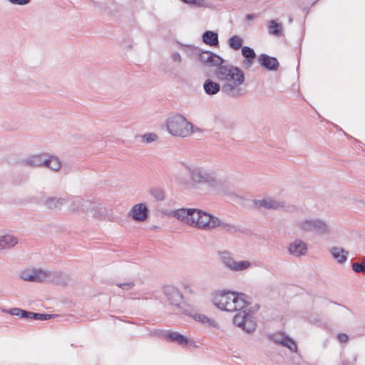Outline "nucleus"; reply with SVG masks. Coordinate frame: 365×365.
Wrapping results in <instances>:
<instances>
[{"instance_id":"obj_46","label":"nucleus","mask_w":365,"mask_h":365,"mask_svg":"<svg viewBox=\"0 0 365 365\" xmlns=\"http://www.w3.org/2000/svg\"><path fill=\"white\" fill-rule=\"evenodd\" d=\"M323 230H319V229H317V231H322Z\"/></svg>"},{"instance_id":"obj_16","label":"nucleus","mask_w":365,"mask_h":365,"mask_svg":"<svg viewBox=\"0 0 365 365\" xmlns=\"http://www.w3.org/2000/svg\"><path fill=\"white\" fill-rule=\"evenodd\" d=\"M200 61L209 66L218 68L223 65L224 60L218 55L210 51H202L199 53Z\"/></svg>"},{"instance_id":"obj_38","label":"nucleus","mask_w":365,"mask_h":365,"mask_svg":"<svg viewBox=\"0 0 365 365\" xmlns=\"http://www.w3.org/2000/svg\"><path fill=\"white\" fill-rule=\"evenodd\" d=\"M116 286L121 288L123 290L129 291L134 287L135 283L133 282L118 283Z\"/></svg>"},{"instance_id":"obj_20","label":"nucleus","mask_w":365,"mask_h":365,"mask_svg":"<svg viewBox=\"0 0 365 365\" xmlns=\"http://www.w3.org/2000/svg\"><path fill=\"white\" fill-rule=\"evenodd\" d=\"M258 61L260 65L267 70L277 71L278 69L279 62L274 57L263 53L259 56Z\"/></svg>"},{"instance_id":"obj_35","label":"nucleus","mask_w":365,"mask_h":365,"mask_svg":"<svg viewBox=\"0 0 365 365\" xmlns=\"http://www.w3.org/2000/svg\"><path fill=\"white\" fill-rule=\"evenodd\" d=\"M287 336L284 335L282 333L274 334L270 336V339L274 341L276 344L282 345Z\"/></svg>"},{"instance_id":"obj_19","label":"nucleus","mask_w":365,"mask_h":365,"mask_svg":"<svg viewBox=\"0 0 365 365\" xmlns=\"http://www.w3.org/2000/svg\"><path fill=\"white\" fill-rule=\"evenodd\" d=\"M288 250L289 254L292 255L300 257L306 254L307 251V246L302 240L297 239L290 243Z\"/></svg>"},{"instance_id":"obj_45","label":"nucleus","mask_w":365,"mask_h":365,"mask_svg":"<svg viewBox=\"0 0 365 365\" xmlns=\"http://www.w3.org/2000/svg\"><path fill=\"white\" fill-rule=\"evenodd\" d=\"M342 365H349V364L347 362L343 361Z\"/></svg>"},{"instance_id":"obj_18","label":"nucleus","mask_w":365,"mask_h":365,"mask_svg":"<svg viewBox=\"0 0 365 365\" xmlns=\"http://www.w3.org/2000/svg\"><path fill=\"white\" fill-rule=\"evenodd\" d=\"M46 163V154L30 155L21 160L23 165L31 168L44 167Z\"/></svg>"},{"instance_id":"obj_44","label":"nucleus","mask_w":365,"mask_h":365,"mask_svg":"<svg viewBox=\"0 0 365 365\" xmlns=\"http://www.w3.org/2000/svg\"><path fill=\"white\" fill-rule=\"evenodd\" d=\"M255 14H247L245 18L248 21H252L255 19Z\"/></svg>"},{"instance_id":"obj_28","label":"nucleus","mask_w":365,"mask_h":365,"mask_svg":"<svg viewBox=\"0 0 365 365\" xmlns=\"http://www.w3.org/2000/svg\"><path fill=\"white\" fill-rule=\"evenodd\" d=\"M192 317L195 320L200 322L203 324H207L209 327H215L217 326V324L214 320L208 318L207 316L204 314H195L192 316Z\"/></svg>"},{"instance_id":"obj_39","label":"nucleus","mask_w":365,"mask_h":365,"mask_svg":"<svg viewBox=\"0 0 365 365\" xmlns=\"http://www.w3.org/2000/svg\"><path fill=\"white\" fill-rule=\"evenodd\" d=\"M13 5L24 6L29 4L31 0H6Z\"/></svg>"},{"instance_id":"obj_1","label":"nucleus","mask_w":365,"mask_h":365,"mask_svg":"<svg viewBox=\"0 0 365 365\" xmlns=\"http://www.w3.org/2000/svg\"><path fill=\"white\" fill-rule=\"evenodd\" d=\"M165 215L175 217L185 225L195 228H231L230 222L225 221L210 213L197 208H180L165 211Z\"/></svg>"},{"instance_id":"obj_42","label":"nucleus","mask_w":365,"mask_h":365,"mask_svg":"<svg viewBox=\"0 0 365 365\" xmlns=\"http://www.w3.org/2000/svg\"><path fill=\"white\" fill-rule=\"evenodd\" d=\"M172 59L177 63H180L182 60L181 56L178 52H174L172 54Z\"/></svg>"},{"instance_id":"obj_14","label":"nucleus","mask_w":365,"mask_h":365,"mask_svg":"<svg viewBox=\"0 0 365 365\" xmlns=\"http://www.w3.org/2000/svg\"><path fill=\"white\" fill-rule=\"evenodd\" d=\"M297 225L300 228H327L329 226L325 220L314 216L303 218Z\"/></svg>"},{"instance_id":"obj_17","label":"nucleus","mask_w":365,"mask_h":365,"mask_svg":"<svg viewBox=\"0 0 365 365\" xmlns=\"http://www.w3.org/2000/svg\"><path fill=\"white\" fill-rule=\"evenodd\" d=\"M160 333H162V336L167 340L176 342L180 346H186L189 344H194V341L190 340L186 336L178 332V331H159Z\"/></svg>"},{"instance_id":"obj_33","label":"nucleus","mask_w":365,"mask_h":365,"mask_svg":"<svg viewBox=\"0 0 365 365\" xmlns=\"http://www.w3.org/2000/svg\"><path fill=\"white\" fill-rule=\"evenodd\" d=\"M242 54L245 58H255L256 57L255 51L248 46L242 48Z\"/></svg>"},{"instance_id":"obj_22","label":"nucleus","mask_w":365,"mask_h":365,"mask_svg":"<svg viewBox=\"0 0 365 365\" xmlns=\"http://www.w3.org/2000/svg\"><path fill=\"white\" fill-rule=\"evenodd\" d=\"M67 203L66 197H51L47 198L45 202V206L51 210H61L62 206Z\"/></svg>"},{"instance_id":"obj_30","label":"nucleus","mask_w":365,"mask_h":365,"mask_svg":"<svg viewBox=\"0 0 365 365\" xmlns=\"http://www.w3.org/2000/svg\"><path fill=\"white\" fill-rule=\"evenodd\" d=\"M54 314H41V313H35L30 312L29 319H31L34 320H41L45 321L53 319L55 317Z\"/></svg>"},{"instance_id":"obj_32","label":"nucleus","mask_w":365,"mask_h":365,"mask_svg":"<svg viewBox=\"0 0 365 365\" xmlns=\"http://www.w3.org/2000/svg\"><path fill=\"white\" fill-rule=\"evenodd\" d=\"M151 195L157 200L162 201L165 199V194L161 188H153L150 190Z\"/></svg>"},{"instance_id":"obj_25","label":"nucleus","mask_w":365,"mask_h":365,"mask_svg":"<svg viewBox=\"0 0 365 365\" xmlns=\"http://www.w3.org/2000/svg\"><path fill=\"white\" fill-rule=\"evenodd\" d=\"M203 88L207 94L215 95L220 91V86L210 79H207L203 84Z\"/></svg>"},{"instance_id":"obj_27","label":"nucleus","mask_w":365,"mask_h":365,"mask_svg":"<svg viewBox=\"0 0 365 365\" xmlns=\"http://www.w3.org/2000/svg\"><path fill=\"white\" fill-rule=\"evenodd\" d=\"M202 41L210 46H216L219 42L218 34L212 31H207L202 35Z\"/></svg>"},{"instance_id":"obj_6","label":"nucleus","mask_w":365,"mask_h":365,"mask_svg":"<svg viewBox=\"0 0 365 365\" xmlns=\"http://www.w3.org/2000/svg\"><path fill=\"white\" fill-rule=\"evenodd\" d=\"M163 294L169 304L175 307L178 312L186 315L190 314L188 311L182 306L183 295L176 287L171 284L164 286Z\"/></svg>"},{"instance_id":"obj_24","label":"nucleus","mask_w":365,"mask_h":365,"mask_svg":"<svg viewBox=\"0 0 365 365\" xmlns=\"http://www.w3.org/2000/svg\"><path fill=\"white\" fill-rule=\"evenodd\" d=\"M46 161L44 167L51 169L53 171L57 172L61 168V162L58 158L53 155H46Z\"/></svg>"},{"instance_id":"obj_3","label":"nucleus","mask_w":365,"mask_h":365,"mask_svg":"<svg viewBox=\"0 0 365 365\" xmlns=\"http://www.w3.org/2000/svg\"><path fill=\"white\" fill-rule=\"evenodd\" d=\"M248 296L243 293L234 292L233 304L235 309L232 312L238 311V312L233 317V323L237 327L241 328L246 333H252L256 329V323L254 321V317L247 312L245 309L250 304L248 301Z\"/></svg>"},{"instance_id":"obj_23","label":"nucleus","mask_w":365,"mask_h":365,"mask_svg":"<svg viewBox=\"0 0 365 365\" xmlns=\"http://www.w3.org/2000/svg\"><path fill=\"white\" fill-rule=\"evenodd\" d=\"M329 251L333 258L335 259L338 263L344 264L347 260L349 252L344 249L333 247Z\"/></svg>"},{"instance_id":"obj_36","label":"nucleus","mask_w":365,"mask_h":365,"mask_svg":"<svg viewBox=\"0 0 365 365\" xmlns=\"http://www.w3.org/2000/svg\"><path fill=\"white\" fill-rule=\"evenodd\" d=\"M352 269L356 273L365 274V258L361 263L354 262L352 264Z\"/></svg>"},{"instance_id":"obj_34","label":"nucleus","mask_w":365,"mask_h":365,"mask_svg":"<svg viewBox=\"0 0 365 365\" xmlns=\"http://www.w3.org/2000/svg\"><path fill=\"white\" fill-rule=\"evenodd\" d=\"M282 346L287 347L291 351L293 352H296L297 350L296 343L292 339L289 338L288 336H287Z\"/></svg>"},{"instance_id":"obj_4","label":"nucleus","mask_w":365,"mask_h":365,"mask_svg":"<svg viewBox=\"0 0 365 365\" xmlns=\"http://www.w3.org/2000/svg\"><path fill=\"white\" fill-rule=\"evenodd\" d=\"M182 165L188 172L190 180L195 186L205 185L215 188L222 183L217 172L212 168L190 163H182Z\"/></svg>"},{"instance_id":"obj_9","label":"nucleus","mask_w":365,"mask_h":365,"mask_svg":"<svg viewBox=\"0 0 365 365\" xmlns=\"http://www.w3.org/2000/svg\"><path fill=\"white\" fill-rule=\"evenodd\" d=\"M220 255L222 262L227 269L232 271H242L250 268L251 266V263L247 260L235 261L228 252H220Z\"/></svg>"},{"instance_id":"obj_26","label":"nucleus","mask_w":365,"mask_h":365,"mask_svg":"<svg viewBox=\"0 0 365 365\" xmlns=\"http://www.w3.org/2000/svg\"><path fill=\"white\" fill-rule=\"evenodd\" d=\"M267 29L269 34L275 36H280L283 31L282 24L277 23L275 20L269 21Z\"/></svg>"},{"instance_id":"obj_31","label":"nucleus","mask_w":365,"mask_h":365,"mask_svg":"<svg viewBox=\"0 0 365 365\" xmlns=\"http://www.w3.org/2000/svg\"><path fill=\"white\" fill-rule=\"evenodd\" d=\"M29 311L24 310L20 308H11L7 311V313L13 316H18L21 318L29 319Z\"/></svg>"},{"instance_id":"obj_21","label":"nucleus","mask_w":365,"mask_h":365,"mask_svg":"<svg viewBox=\"0 0 365 365\" xmlns=\"http://www.w3.org/2000/svg\"><path fill=\"white\" fill-rule=\"evenodd\" d=\"M17 237L10 234H0V251L10 250L18 243Z\"/></svg>"},{"instance_id":"obj_11","label":"nucleus","mask_w":365,"mask_h":365,"mask_svg":"<svg viewBox=\"0 0 365 365\" xmlns=\"http://www.w3.org/2000/svg\"><path fill=\"white\" fill-rule=\"evenodd\" d=\"M67 203H68V211L70 212L86 213V209L91 204V201L85 200L80 196H73L67 198Z\"/></svg>"},{"instance_id":"obj_7","label":"nucleus","mask_w":365,"mask_h":365,"mask_svg":"<svg viewBox=\"0 0 365 365\" xmlns=\"http://www.w3.org/2000/svg\"><path fill=\"white\" fill-rule=\"evenodd\" d=\"M253 205L255 208L260 210H284L287 208L284 201L268 195L261 199L254 200Z\"/></svg>"},{"instance_id":"obj_13","label":"nucleus","mask_w":365,"mask_h":365,"mask_svg":"<svg viewBox=\"0 0 365 365\" xmlns=\"http://www.w3.org/2000/svg\"><path fill=\"white\" fill-rule=\"evenodd\" d=\"M21 278L24 281L42 282L46 280V271L42 269H27L20 274Z\"/></svg>"},{"instance_id":"obj_12","label":"nucleus","mask_w":365,"mask_h":365,"mask_svg":"<svg viewBox=\"0 0 365 365\" xmlns=\"http://www.w3.org/2000/svg\"><path fill=\"white\" fill-rule=\"evenodd\" d=\"M149 210L145 203L133 205L128 212V217L136 222H144L148 217Z\"/></svg>"},{"instance_id":"obj_41","label":"nucleus","mask_w":365,"mask_h":365,"mask_svg":"<svg viewBox=\"0 0 365 365\" xmlns=\"http://www.w3.org/2000/svg\"><path fill=\"white\" fill-rule=\"evenodd\" d=\"M337 339L341 343H346L349 340V336L344 333H340L337 335Z\"/></svg>"},{"instance_id":"obj_43","label":"nucleus","mask_w":365,"mask_h":365,"mask_svg":"<svg viewBox=\"0 0 365 365\" xmlns=\"http://www.w3.org/2000/svg\"><path fill=\"white\" fill-rule=\"evenodd\" d=\"M253 59L254 58H247L246 60H245L243 61V64L244 66H245L246 67H250L252 66V62H253Z\"/></svg>"},{"instance_id":"obj_37","label":"nucleus","mask_w":365,"mask_h":365,"mask_svg":"<svg viewBox=\"0 0 365 365\" xmlns=\"http://www.w3.org/2000/svg\"><path fill=\"white\" fill-rule=\"evenodd\" d=\"M142 139L143 142L150 143L158 139V135L153 133H147L142 135Z\"/></svg>"},{"instance_id":"obj_5","label":"nucleus","mask_w":365,"mask_h":365,"mask_svg":"<svg viewBox=\"0 0 365 365\" xmlns=\"http://www.w3.org/2000/svg\"><path fill=\"white\" fill-rule=\"evenodd\" d=\"M166 128L170 135L180 138L188 137L195 132L192 123L180 114L170 116L166 120Z\"/></svg>"},{"instance_id":"obj_40","label":"nucleus","mask_w":365,"mask_h":365,"mask_svg":"<svg viewBox=\"0 0 365 365\" xmlns=\"http://www.w3.org/2000/svg\"><path fill=\"white\" fill-rule=\"evenodd\" d=\"M183 2L189 4H193L197 6H201L204 4L205 0H182Z\"/></svg>"},{"instance_id":"obj_15","label":"nucleus","mask_w":365,"mask_h":365,"mask_svg":"<svg viewBox=\"0 0 365 365\" xmlns=\"http://www.w3.org/2000/svg\"><path fill=\"white\" fill-rule=\"evenodd\" d=\"M55 284L58 286L65 287L67 286L71 282L70 276L62 272H47L46 271V280Z\"/></svg>"},{"instance_id":"obj_10","label":"nucleus","mask_w":365,"mask_h":365,"mask_svg":"<svg viewBox=\"0 0 365 365\" xmlns=\"http://www.w3.org/2000/svg\"><path fill=\"white\" fill-rule=\"evenodd\" d=\"M86 214L96 220H109L111 217L110 212L102 204L91 202L86 209Z\"/></svg>"},{"instance_id":"obj_29","label":"nucleus","mask_w":365,"mask_h":365,"mask_svg":"<svg viewBox=\"0 0 365 365\" xmlns=\"http://www.w3.org/2000/svg\"><path fill=\"white\" fill-rule=\"evenodd\" d=\"M242 38L237 35L232 36L228 40L229 46L234 50L240 49L242 46Z\"/></svg>"},{"instance_id":"obj_2","label":"nucleus","mask_w":365,"mask_h":365,"mask_svg":"<svg viewBox=\"0 0 365 365\" xmlns=\"http://www.w3.org/2000/svg\"><path fill=\"white\" fill-rule=\"evenodd\" d=\"M215 76L222 83L221 90L225 95L239 98L245 94L246 90L242 88L245 74L238 67L231 64H223L216 68Z\"/></svg>"},{"instance_id":"obj_8","label":"nucleus","mask_w":365,"mask_h":365,"mask_svg":"<svg viewBox=\"0 0 365 365\" xmlns=\"http://www.w3.org/2000/svg\"><path fill=\"white\" fill-rule=\"evenodd\" d=\"M235 292L218 290L213 297L214 304L221 310L232 312L235 309L232 300Z\"/></svg>"}]
</instances>
